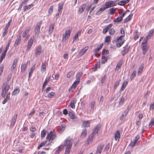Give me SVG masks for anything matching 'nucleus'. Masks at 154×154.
<instances>
[{
  "mask_svg": "<svg viewBox=\"0 0 154 154\" xmlns=\"http://www.w3.org/2000/svg\"><path fill=\"white\" fill-rule=\"evenodd\" d=\"M146 40H143L141 45V48L143 50V54H145L148 51V47L147 44Z\"/></svg>",
  "mask_w": 154,
  "mask_h": 154,
  "instance_id": "1",
  "label": "nucleus"
},
{
  "mask_svg": "<svg viewBox=\"0 0 154 154\" xmlns=\"http://www.w3.org/2000/svg\"><path fill=\"white\" fill-rule=\"evenodd\" d=\"M42 47L41 45L38 46L35 51V56L37 57L38 55H40L41 52Z\"/></svg>",
  "mask_w": 154,
  "mask_h": 154,
  "instance_id": "7",
  "label": "nucleus"
},
{
  "mask_svg": "<svg viewBox=\"0 0 154 154\" xmlns=\"http://www.w3.org/2000/svg\"><path fill=\"white\" fill-rule=\"evenodd\" d=\"M128 83V82L127 81H124L122 85L121 88V91H122L125 88V87L127 84Z\"/></svg>",
  "mask_w": 154,
  "mask_h": 154,
  "instance_id": "37",
  "label": "nucleus"
},
{
  "mask_svg": "<svg viewBox=\"0 0 154 154\" xmlns=\"http://www.w3.org/2000/svg\"><path fill=\"white\" fill-rule=\"evenodd\" d=\"M122 62L121 60L119 61L118 63L117 64L116 66V70L118 71L119 69L121 67Z\"/></svg>",
  "mask_w": 154,
  "mask_h": 154,
  "instance_id": "27",
  "label": "nucleus"
},
{
  "mask_svg": "<svg viewBox=\"0 0 154 154\" xmlns=\"http://www.w3.org/2000/svg\"><path fill=\"white\" fill-rule=\"evenodd\" d=\"M56 137V135L54 134H52L51 135H50V137H48V139L49 140L48 141L50 142L51 141H52Z\"/></svg>",
  "mask_w": 154,
  "mask_h": 154,
  "instance_id": "25",
  "label": "nucleus"
},
{
  "mask_svg": "<svg viewBox=\"0 0 154 154\" xmlns=\"http://www.w3.org/2000/svg\"><path fill=\"white\" fill-rule=\"evenodd\" d=\"M73 140L69 137H68L65 141L64 146H66L67 147H72Z\"/></svg>",
  "mask_w": 154,
  "mask_h": 154,
  "instance_id": "3",
  "label": "nucleus"
},
{
  "mask_svg": "<svg viewBox=\"0 0 154 154\" xmlns=\"http://www.w3.org/2000/svg\"><path fill=\"white\" fill-rule=\"evenodd\" d=\"M81 33V31H78L76 33L73 38V41L72 42V43H73V42L75 40L78 41L79 40V38L78 35H80Z\"/></svg>",
  "mask_w": 154,
  "mask_h": 154,
  "instance_id": "15",
  "label": "nucleus"
},
{
  "mask_svg": "<svg viewBox=\"0 0 154 154\" xmlns=\"http://www.w3.org/2000/svg\"><path fill=\"white\" fill-rule=\"evenodd\" d=\"M116 9L114 8H111L110 10V12L109 14H114L116 11Z\"/></svg>",
  "mask_w": 154,
  "mask_h": 154,
  "instance_id": "48",
  "label": "nucleus"
},
{
  "mask_svg": "<svg viewBox=\"0 0 154 154\" xmlns=\"http://www.w3.org/2000/svg\"><path fill=\"white\" fill-rule=\"evenodd\" d=\"M104 146V145L103 144H100L98 147L96 151V153H97L99 152L100 153H101V152L100 151L101 150Z\"/></svg>",
  "mask_w": 154,
  "mask_h": 154,
  "instance_id": "19",
  "label": "nucleus"
},
{
  "mask_svg": "<svg viewBox=\"0 0 154 154\" xmlns=\"http://www.w3.org/2000/svg\"><path fill=\"white\" fill-rule=\"evenodd\" d=\"M109 148V143H108L105 147L104 150L105 151H108Z\"/></svg>",
  "mask_w": 154,
  "mask_h": 154,
  "instance_id": "60",
  "label": "nucleus"
},
{
  "mask_svg": "<svg viewBox=\"0 0 154 154\" xmlns=\"http://www.w3.org/2000/svg\"><path fill=\"white\" fill-rule=\"evenodd\" d=\"M109 54V51L108 50H106L105 49H103L102 51V54L103 55H105L106 54Z\"/></svg>",
  "mask_w": 154,
  "mask_h": 154,
  "instance_id": "58",
  "label": "nucleus"
},
{
  "mask_svg": "<svg viewBox=\"0 0 154 154\" xmlns=\"http://www.w3.org/2000/svg\"><path fill=\"white\" fill-rule=\"evenodd\" d=\"M63 5H60V4H59L58 6V12H60L61 10L62 9L63 7Z\"/></svg>",
  "mask_w": 154,
  "mask_h": 154,
  "instance_id": "64",
  "label": "nucleus"
},
{
  "mask_svg": "<svg viewBox=\"0 0 154 154\" xmlns=\"http://www.w3.org/2000/svg\"><path fill=\"white\" fill-rule=\"evenodd\" d=\"M154 32V29L150 30L146 38H145L144 40H146V42L147 41L148 39H149L152 35L153 34Z\"/></svg>",
  "mask_w": 154,
  "mask_h": 154,
  "instance_id": "8",
  "label": "nucleus"
},
{
  "mask_svg": "<svg viewBox=\"0 0 154 154\" xmlns=\"http://www.w3.org/2000/svg\"><path fill=\"white\" fill-rule=\"evenodd\" d=\"M68 115L70 118L72 119H76L77 118V116L75 115L74 112L72 110L69 112Z\"/></svg>",
  "mask_w": 154,
  "mask_h": 154,
  "instance_id": "6",
  "label": "nucleus"
},
{
  "mask_svg": "<svg viewBox=\"0 0 154 154\" xmlns=\"http://www.w3.org/2000/svg\"><path fill=\"white\" fill-rule=\"evenodd\" d=\"M110 41H111V37L110 36H107L105 39V42H108V43H109V42H110Z\"/></svg>",
  "mask_w": 154,
  "mask_h": 154,
  "instance_id": "53",
  "label": "nucleus"
},
{
  "mask_svg": "<svg viewBox=\"0 0 154 154\" xmlns=\"http://www.w3.org/2000/svg\"><path fill=\"white\" fill-rule=\"evenodd\" d=\"M17 114H15L12 118V122L11 124V126L13 127L15 124L17 117Z\"/></svg>",
  "mask_w": 154,
  "mask_h": 154,
  "instance_id": "11",
  "label": "nucleus"
},
{
  "mask_svg": "<svg viewBox=\"0 0 154 154\" xmlns=\"http://www.w3.org/2000/svg\"><path fill=\"white\" fill-rule=\"evenodd\" d=\"M62 147V145H60L57 148L55 154H58L60 151L61 150Z\"/></svg>",
  "mask_w": 154,
  "mask_h": 154,
  "instance_id": "55",
  "label": "nucleus"
},
{
  "mask_svg": "<svg viewBox=\"0 0 154 154\" xmlns=\"http://www.w3.org/2000/svg\"><path fill=\"white\" fill-rule=\"evenodd\" d=\"M30 29V28L26 29L24 31L23 34V38L25 37L27 35L29 32Z\"/></svg>",
  "mask_w": 154,
  "mask_h": 154,
  "instance_id": "34",
  "label": "nucleus"
},
{
  "mask_svg": "<svg viewBox=\"0 0 154 154\" xmlns=\"http://www.w3.org/2000/svg\"><path fill=\"white\" fill-rule=\"evenodd\" d=\"M18 60L17 59H15L13 61V63L12 65V66L11 67V69H12L13 70H14L15 68L16 67V66L17 65V62L18 61Z\"/></svg>",
  "mask_w": 154,
  "mask_h": 154,
  "instance_id": "16",
  "label": "nucleus"
},
{
  "mask_svg": "<svg viewBox=\"0 0 154 154\" xmlns=\"http://www.w3.org/2000/svg\"><path fill=\"white\" fill-rule=\"evenodd\" d=\"M120 137V131H117L115 134V139L117 140H119Z\"/></svg>",
  "mask_w": 154,
  "mask_h": 154,
  "instance_id": "14",
  "label": "nucleus"
},
{
  "mask_svg": "<svg viewBox=\"0 0 154 154\" xmlns=\"http://www.w3.org/2000/svg\"><path fill=\"white\" fill-rule=\"evenodd\" d=\"M124 35H121L120 36H119L118 37H117L116 38V40L117 41H119L120 40V41H122V40H123L122 39V38L124 36Z\"/></svg>",
  "mask_w": 154,
  "mask_h": 154,
  "instance_id": "59",
  "label": "nucleus"
},
{
  "mask_svg": "<svg viewBox=\"0 0 154 154\" xmlns=\"http://www.w3.org/2000/svg\"><path fill=\"white\" fill-rule=\"evenodd\" d=\"M102 60L101 63L102 64H104L107 61V58H106L105 56H103L102 57Z\"/></svg>",
  "mask_w": 154,
  "mask_h": 154,
  "instance_id": "39",
  "label": "nucleus"
},
{
  "mask_svg": "<svg viewBox=\"0 0 154 154\" xmlns=\"http://www.w3.org/2000/svg\"><path fill=\"white\" fill-rule=\"evenodd\" d=\"M136 71L135 70H134L133 71L130 78V79H131V80H132L135 77L136 75Z\"/></svg>",
  "mask_w": 154,
  "mask_h": 154,
  "instance_id": "50",
  "label": "nucleus"
},
{
  "mask_svg": "<svg viewBox=\"0 0 154 154\" xmlns=\"http://www.w3.org/2000/svg\"><path fill=\"white\" fill-rule=\"evenodd\" d=\"M46 70V65L45 63H42L41 66V71L42 72H45Z\"/></svg>",
  "mask_w": 154,
  "mask_h": 154,
  "instance_id": "43",
  "label": "nucleus"
},
{
  "mask_svg": "<svg viewBox=\"0 0 154 154\" xmlns=\"http://www.w3.org/2000/svg\"><path fill=\"white\" fill-rule=\"evenodd\" d=\"M50 78L51 76H50L49 77H48L46 79L44 82V83L42 85L43 87H45V85H46L47 83L49 81Z\"/></svg>",
  "mask_w": 154,
  "mask_h": 154,
  "instance_id": "33",
  "label": "nucleus"
},
{
  "mask_svg": "<svg viewBox=\"0 0 154 154\" xmlns=\"http://www.w3.org/2000/svg\"><path fill=\"white\" fill-rule=\"evenodd\" d=\"M103 45V44L102 43L100 44L99 46H97V48L94 50V53H97L102 47Z\"/></svg>",
  "mask_w": 154,
  "mask_h": 154,
  "instance_id": "17",
  "label": "nucleus"
},
{
  "mask_svg": "<svg viewBox=\"0 0 154 154\" xmlns=\"http://www.w3.org/2000/svg\"><path fill=\"white\" fill-rule=\"evenodd\" d=\"M53 5H51V6H50V8H49L48 11V15H50L52 14V13L53 12Z\"/></svg>",
  "mask_w": 154,
  "mask_h": 154,
  "instance_id": "46",
  "label": "nucleus"
},
{
  "mask_svg": "<svg viewBox=\"0 0 154 154\" xmlns=\"http://www.w3.org/2000/svg\"><path fill=\"white\" fill-rule=\"evenodd\" d=\"M54 131V130H52L51 131L50 133L48 134V135H47L46 136V139H48V137H50V135H51L52 134H54L53 133V132Z\"/></svg>",
  "mask_w": 154,
  "mask_h": 154,
  "instance_id": "62",
  "label": "nucleus"
},
{
  "mask_svg": "<svg viewBox=\"0 0 154 154\" xmlns=\"http://www.w3.org/2000/svg\"><path fill=\"white\" fill-rule=\"evenodd\" d=\"M42 22V20H41L37 24L35 27V35L37 37H38L39 35V31Z\"/></svg>",
  "mask_w": 154,
  "mask_h": 154,
  "instance_id": "2",
  "label": "nucleus"
},
{
  "mask_svg": "<svg viewBox=\"0 0 154 154\" xmlns=\"http://www.w3.org/2000/svg\"><path fill=\"white\" fill-rule=\"evenodd\" d=\"M109 33L111 35H113L115 33L114 29L113 28H111L109 29Z\"/></svg>",
  "mask_w": 154,
  "mask_h": 154,
  "instance_id": "56",
  "label": "nucleus"
},
{
  "mask_svg": "<svg viewBox=\"0 0 154 154\" xmlns=\"http://www.w3.org/2000/svg\"><path fill=\"white\" fill-rule=\"evenodd\" d=\"M71 32V31L70 30H66V31L65 35L63 34V41H65L66 39V38H68L69 37Z\"/></svg>",
  "mask_w": 154,
  "mask_h": 154,
  "instance_id": "5",
  "label": "nucleus"
},
{
  "mask_svg": "<svg viewBox=\"0 0 154 154\" xmlns=\"http://www.w3.org/2000/svg\"><path fill=\"white\" fill-rule=\"evenodd\" d=\"M124 40H122V41H120V42H117L116 43V45L117 46V47H120L124 43Z\"/></svg>",
  "mask_w": 154,
  "mask_h": 154,
  "instance_id": "40",
  "label": "nucleus"
},
{
  "mask_svg": "<svg viewBox=\"0 0 154 154\" xmlns=\"http://www.w3.org/2000/svg\"><path fill=\"white\" fill-rule=\"evenodd\" d=\"M54 23H52L51 24L50 26L49 30V34L51 33L54 29Z\"/></svg>",
  "mask_w": 154,
  "mask_h": 154,
  "instance_id": "24",
  "label": "nucleus"
},
{
  "mask_svg": "<svg viewBox=\"0 0 154 154\" xmlns=\"http://www.w3.org/2000/svg\"><path fill=\"white\" fill-rule=\"evenodd\" d=\"M100 128L101 125L100 124H98L97 126L94 127L92 134L94 135L95 134L97 133Z\"/></svg>",
  "mask_w": 154,
  "mask_h": 154,
  "instance_id": "9",
  "label": "nucleus"
},
{
  "mask_svg": "<svg viewBox=\"0 0 154 154\" xmlns=\"http://www.w3.org/2000/svg\"><path fill=\"white\" fill-rule=\"evenodd\" d=\"M55 94L54 92L49 93L47 95V97L49 98H52L54 95Z\"/></svg>",
  "mask_w": 154,
  "mask_h": 154,
  "instance_id": "49",
  "label": "nucleus"
},
{
  "mask_svg": "<svg viewBox=\"0 0 154 154\" xmlns=\"http://www.w3.org/2000/svg\"><path fill=\"white\" fill-rule=\"evenodd\" d=\"M126 4V2L125 0H123L119 2L118 4L121 6H123Z\"/></svg>",
  "mask_w": 154,
  "mask_h": 154,
  "instance_id": "44",
  "label": "nucleus"
},
{
  "mask_svg": "<svg viewBox=\"0 0 154 154\" xmlns=\"http://www.w3.org/2000/svg\"><path fill=\"white\" fill-rule=\"evenodd\" d=\"M139 34H138L137 32V31L135 33L134 36V39L135 40H136L139 37Z\"/></svg>",
  "mask_w": 154,
  "mask_h": 154,
  "instance_id": "63",
  "label": "nucleus"
},
{
  "mask_svg": "<svg viewBox=\"0 0 154 154\" xmlns=\"http://www.w3.org/2000/svg\"><path fill=\"white\" fill-rule=\"evenodd\" d=\"M33 6V5L31 4V5H28L27 6H25L24 7L23 10L24 11H25L27 10H29Z\"/></svg>",
  "mask_w": 154,
  "mask_h": 154,
  "instance_id": "36",
  "label": "nucleus"
},
{
  "mask_svg": "<svg viewBox=\"0 0 154 154\" xmlns=\"http://www.w3.org/2000/svg\"><path fill=\"white\" fill-rule=\"evenodd\" d=\"M8 92V91H5L4 90H2V92L1 94V96L2 97H4L6 94Z\"/></svg>",
  "mask_w": 154,
  "mask_h": 154,
  "instance_id": "57",
  "label": "nucleus"
},
{
  "mask_svg": "<svg viewBox=\"0 0 154 154\" xmlns=\"http://www.w3.org/2000/svg\"><path fill=\"white\" fill-rule=\"evenodd\" d=\"M47 141L46 140L40 143V144L38 145V149H39L40 148L43 146H44L47 143Z\"/></svg>",
  "mask_w": 154,
  "mask_h": 154,
  "instance_id": "30",
  "label": "nucleus"
},
{
  "mask_svg": "<svg viewBox=\"0 0 154 154\" xmlns=\"http://www.w3.org/2000/svg\"><path fill=\"white\" fill-rule=\"evenodd\" d=\"M94 136V134H92L91 136H89L86 141V143L88 144L89 143V142H91L92 141Z\"/></svg>",
  "mask_w": 154,
  "mask_h": 154,
  "instance_id": "23",
  "label": "nucleus"
},
{
  "mask_svg": "<svg viewBox=\"0 0 154 154\" xmlns=\"http://www.w3.org/2000/svg\"><path fill=\"white\" fill-rule=\"evenodd\" d=\"M116 2L115 1H111L106 2L105 3V5L106 6V7H108V8L115 6L117 4Z\"/></svg>",
  "mask_w": 154,
  "mask_h": 154,
  "instance_id": "4",
  "label": "nucleus"
},
{
  "mask_svg": "<svg viewBox=\"0 0 154 154\" xmlns=\"http://www.w3.org/2000/svg\"><path fill=\"white\" fill-rule=\"evenodd\" d=\"M133 15V14H130L128 17L124 20V23H126L130 20L131 19V17Z\"/></svg>",
  "mask_w": 154,
  "mask_h": 154,
  "instance_id": "26",
  "label": "nucleus"
},
{
  "mask_svg": "<svg viewBox=\"0 0 154 154\" xmlns=\"http://www.w3.org/2000/svg\"><path fill=\"white\" fill-rule=\"evenodd\" d=\"M35 66V64L33 66H32L31 68L29 73V78L31 77L32 74L33 72Z\"/></svg>",
  "mask_w": 154,
  "mask_h": 154,
  "instance_id": "31",
  "label": "nucleus"
},
{
  "mask_svg": "<svg viewBox=\"0 0 154 154\" xmlns=\"http://www.w3.org/2000/svg\"><path fill=\"white\" fill-rule=\"evenodd\" d=\"M122 18L120 16L118 17L114 20V22L118 23L120 22L122 20Z\"/></svg>",
  "mask_w": 154,
  "mask_h": 154,
  "instance_id": "41",
  "label": "nucleus"
},
{
  "mask_svg": "<svg viewBox=\"0 0 154 154\" xmlns=\"http://www.w3.org/2000/svg\"><path fill=\"white\" fill-rule=\"evenodd\" d=\"M154 124V118L151 119V121L149 122V127L150 128Z\"/></svg>",
  "mask_w": 154,
  "mask_h": 154,
  "instance_id": "45",
  "label": "nucleus"
},
{
  "mask_svg": "<svg viewBox=\"0 0 154 154\" xmlns=\"http://www.w3.org/2000/svg\"><path fill=\"white\" fill-rule=\"evenodd\" d=\"M19 91L20 90L18 88H15L12 93V95H16L17 94L19 93Z\"/></svg>",
  "mask_w": 154,
  "mask_h": 154,
  "instance_id": "35",
  "label": "nucleus"
},
{
  "mask_svg": "<svg viewBox=\"0 0 154 154\" xmlns=\"http://www.w3.org/2000/svg\"><path fill=\"white\" fill-rule=\"evenodd\" d=\"M143 65H141L139 67V70L138 72V75H140L142 73L143 69Z\"/></svg>",
  "mask_w": 154,
  "mask_h": 154,
  "instance_id": "38",
  "label": "nucleus"
},
{
  "mask_svg": "<svg viewBox=\"0 0 154 154\" xmlns=\"http://www.w3.org/2000/svg\"><path fill=\"white\" fill-rule=\"evenodd\" d=\"M86 5L85 4H83L81 5L79 7V14H82L84 11Z\"/></svg>",
  "mask_w": 154,
  "mask_h": 154,
  "instance_id": "13",
  "label": "nucleus"
},
{
  "mask_svg": "<svg viewBox=\"0 0 154 154\" xmlns=\"http://www.w3.org/2000/svg\"><path fill=\"white\" fill-rule=\"evenodd\" d=\"M123 48L124 49L121 52L122 56H124L128 52L130 48V47L126 48L125 46L123 47Z\"/></svg>",
  "mask_w": 154,
  "mask_h": 154,
  "instance_id": "10",
  "label": "nucleus"
},
{
  "mask_svg": "<svg viewBox=\"0 0 154 154\" xmlns=\"http://www.w3.org/2000/svg\"><path fill=\"white\" fill-rule=\"evenodd\" d=\"M87 135V130L86 129H84L83 130L81 134V137H85Z\"/></svg>",
  "mask_w": 154,
  "mask_h": 154,
  "instance_id": "29",
  "label": "nucleus"
},
{
  "mask_svg": "<svg viewBox=\"0 0 154 154\" xmlns=\"http://www.w3.org/2000/svg\"><path fill=\"white\" fill-rule=\"evenodd\" d=\"M10 87V86L8 84H6V85H5V84H3V87L2 88V90H5V91H8L9 88Z\"/></svg>",
  "mask_w": 154,
  "mask_h": 154,
  "instance_id": "21",
  "label": "nucleus"
},
{
  "mask_svg": "<svg viewBox=\"0 0 154 154\" xmlns=\"http://www.w3.org/2000/svg\"><path fill=\"white\" fill-rule=\"evenodd\" d=\"M90 125V122L88 121L84 122L82 124V126L84 128L88 127Z\"/></svg>",
  "mask_w": 154,
  "mask_h": 154,
  "instance_id": "20",
  "label": "nucleus"
},
{
  "mask_svg": "<svg viewBox=\"0 0 154 154\" xmlns=\"http://www.w3.org/2000/svg\"><path fill=\"white\" fill-rule=\"evenodd\" d=\"M11 20L10 21H9L8 24L6 25V26L3 28V30H7L8 27H9L11 23Z\"/></svg>",
  "mask_w": 154,
  "mask_h": 154,
  "instance_id": "47",
  "label": "nucleus"
},
{
  "mask_svg": "<svg viewBox=\"0 0 154 154\" xmlns=\"http://www.w3.org/2000/svg\"><path fill=\"white\" fill-rule=\"evenodd\" d=\"M82 72H78L76 76V78L77 82L79 83L80 81V78L82 75Z\"/></svg>",
  "mask_w": 154,
  "mask_h": 154,
  "instance_id": "12",
  "label": "nucleus"
},
{
  "mask_svg": "<svg viewBox=\"0 0 154 154\" xmlns=\"http://www.w3.org/2000/svg\"><path fill=\"white\" fill-rule=\"evenodd\" d=\"M71 148V147H67L66 149V150L64 154H69L70 152V149Z\"/></svg>",
  "mask_w": 154,
  "mask_h": 154,
  "instance_id": "52",
  "label": "nucleus"
},
{
  "mask_svg": "<svg viewBox=\"0 0 154 154\" xmlns=\"http://www.w3.org/2000/svg\"><path fill=\"white\" fill-rule=\"evenodd\" d=\"M124 102V97H122L119 101V106L120 107L123 104Z\"/></svg>",
  "mask_w": 154,
  "mask_h": 154,
  "instance_id": "32",
  "label": "nucleus"
},
{
  "mask_svg": "<svg viewBox=\"0 0 154 154\" xmlns=\"http://www.w3.org/2000/svg\"><path fill=\"white\" fill-rule=\"evenodd\" d=\"M21 40V35H20L18 36L16 40L14 45V46L16 47L17 46V45L19 44L20 43Z\"/></svg>",
  "mask_w": 154,
  "mask_h": 154,
  "instance_id": "18",
  "label": "nucleus"
},
{
  "mask_svg": "<svg viewBox=\"0 0 154 154\" xmlns=\"http://www.w3.org/2000/svg\"><path fill=\"white\" fill-rule=\"evenodd\" d=\"M65 128V127L64 126H61L58 128V130L60 133L61 134L64 131Z\"/></svg>",
  "mask_w": 154,
  "mask_h": 154,
  "instance_id": "28",
  "label": "nucleus"
},
{
  "mask_svg": "<svg viewBox=\"0 0 154 154\" xmlns=\"http://www.w3.org/2000/svg\"><path fill=\"white\" fill-rule=\"evenodd\" d=\"M46 131L44 130L42 131L41 133V137L42 138H43L45 137L46 134Z\"/></svg>",
  "mask_w": 154,
  "mask_h": 154,
  "instance_id": "54",
  "label": "nucleus"
},
{
  "mask_svg": "<svg viewBox=\"0 0 154 154\" xmlns=\"http://www.w3.org/2000/svg\"><path fill=\"white\" fill-rule=\"evenodd\" d=\"M87 49L88 48H87L86 47H85V48H83L79 53V56H82L85 52H86Z\"/></svg>",
  "mask_w": 154,
  "mask_h": 154,
  "instance_id": "22",
  "label": "nucleus"
},
{
  "mask_svg": "<svg viewBox=\"0 0 154 154\" xmlns=\"http://www.w3.org/2000/svg\"><path fill=\"white\" fill-rule=\"evenodd\" d=\"M79 83L77 82V81H75L73 84V85H72L71 87V90L72 89H75V88L77 85ZM70 89H69V91H70Z\"/></svg>",
  "mask_w": 154,
  "mask_h": 154,
  "instance_id": "42",
  "label": "nucleus"
},
{
  "mask_svg": "<svg viewBox=\"0 0 154 154\" xmlns=\"http://www.w3.org/2000/svg\"><path fill=\"white\" fill-rule=\"evenodd\" d=\"M26 65V64H24L21 65V71L22 72H24L25 71Z\"/></svg>",
  "mask_w": 154,
  "mask_h": 154,
  "instance_id": "51",
  "label": "nucleus"
},
{
  "mask_svg": "<svg viewBox=\"0 0 154 154\" xmlns=\"http://www.w3.org/2000/svg\"><path fill=\"white\" fill-rule=\"evenodd\" d=\"M130 109V108L129 106H128L127 108V109L125 110L124 111L123 114H124V115H125L126 116L129 110Z\"/></svg>",
  "mask_w": 154,
  "mask_h": 154,
  "instance_id": "61",
  "label": "nucleus"
}]
</instances>
